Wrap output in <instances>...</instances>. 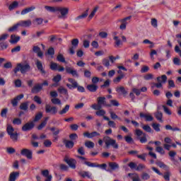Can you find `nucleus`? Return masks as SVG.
Masks as SVG:
<instances>
[{
	"instance_id": "obj_1",
	"label": "nucleus",
	"mask_w": 181,
	"mask_h": 181,
	"mask_svg": "<svg viewBox=\"0 0 181 181\" xmlns=\"http://www.w3.org/2000/svg\"><path fill=\"white\" fill-rule=\"evenodd\" d=\"M30 70V66L27 63H20L18 64L16 67L14 69V73L16 74L18 71H21L22 74H25V73H28Z\"/></svg>"
},
{
	"instance_id": "obj_2",
	"label": "nucleus",
	"mask_w": 181,
	"mask_h": 181,
	"mask_svg": "<svg viewBox=\"0 0 181 181\" xmlns=\"http://www.w3.org/2000/svg\"><path fill=\"white\" fill-rule=\"evenodd\" d=\"M7 134L9 135L11 139L14 142L18 141V132L11 124H7L6 127Z\"/></svg>"
},
{
	"instance_id": "obj_3",
	"label": "nucleus",
	"mask_w": 181,
	"mask_h": 181,
	"mask_svg": "<svg viewBox=\"0 0 181 181\" xmlns=\"http://www.w3.org/2000/svg\"><path fill=\"white\" fill-rule=\"evenodd\" d=\"M103 141L107 148L112 146V148H115V149H118V145L117 144V141L115 139H110V136H105L103 138Z\"/></svg>"
},
{
	"instance_id": "obj_4",
	"label": "nucleus",
	"mask_w": 181,
	"mask_h": 181,
	"mask_svg": "<svg viewBox=\"0 0 181 181\" xmlns=\"http://www.w3.org/2000/svg\"><path fill=\"white\" fill-rule=\"evenodd\" d=\"M135 134L141 144H146V142H148V139H146V134H145L141 129H136Z\"/></svg>"
},
{
	"instance_id": "obj_5",
	"label": "nucleus",
	"mask_w": 181,
	"mask_h": 181,
	"mask_svg": "<svg viewBox=\"0 0 181 181\" xmlns=\"http://www.w3.org/2000/svg\"><path fill=\"white\" fill-rule=\"evenodd\" d=\"M58 12L61 13L59 16V19H66L69 15V8L67 7H58Z\"/></svg>"
},
{
	"instance_id": "obj_6",
	"label": "nucleus",
	"mask_w": 181,
	"mask_h": 181,
	"mask_svg": "<svg viewBox=\"0 0 181 181\" xmlns=\"http://www.w3.org/2000/svg\"><path fill=\"white\" fill-rule=\"evenodd\" d=\"M64 162L69 165V168L71 169H76V165H77V161L74 158H70L69 156H65L64 159Z\"/></svg>"
},
{
	"instance_id": "obj_7",
	"label": "nucleus",
	"mask_w": 181,
	"mask_h": 181,
	"mask_svg": "<svg viewBox=\"0 0 181 181\" xmlns=\"http://www.w3.org/2000/svg\"><path fill=\"white\" fill-rule=\"evenodd\" d=\"M45 112H47V114H52V115H56V114H57V107L55 106H52L50 105H46Z\"/></svg>"
},
{
	"instance_id": "obj_8",
	"label": "nucleus",
	"mask_w": 181,
	"mask_h": 181,
	"mask_svg": "<svg viewBox=\"0 0 181 181\" xmlns=\"http://www.w3.org/2000/svg\"><path fill=\"white\" fill-rule=\"evenodd\" d=\"M113 40L115 42V47H122L123 45L122 40L119 37L117 36V33H115L113 35Z\"/></svg>"
},
{
	"instance_id": "obj_9",
	"label": "nucleus",
	"mask_w": 181,
	"mask_h": 181,
	"mask_svg": "<svg viewBox=\"0 0 181 181\" xmlns=\"http://www.w3.org/2000/svg\"><path fill=\"white\" fill-rule=\"evenodd\" d=\"M131 18V16H128L119 21V22H121L122 23L119 26L121 30H125V29H127V25H128V22H127V21H130Z\"/></svg>"
},
{
	"instance_id": "obj_10",
	"label": "nucleus",
	"mask_w": 181,
	"mask_h": 181,
	"mask_svg": "<svg viewBox=\"0 0 181 181\" xmlns=\"http://www.w3.org/2000/svg\"><path fill=\"white\" fill-rule=\"evenodd\" d=\"M21 155L23 156H25V158H27L28 159H32L33 153L32 152L31 150H29L28 148H23L21 151Z\"/></svg>"
},
{
	"instance_id": "obj_11",
	"label": "nucleus",
	"mask_w": 181,
	"mask_h": 181,
	"mask_svg": "<svg viewBox=\"0 0 181 181\" xmlns=\"http://www.w3.org/2000/svg\"><path fill=\"white\" fill-rule=\"evenodd\" d=\"M98 104L99 105V108H103V105L104 107H111V105L107 104L105 102V98L104 97L98 98Z\"/></svg>"
},
{
	"instance_id": "obj_12",
	"label": "nucleus",
	"mask_w": 181,
	"mask_h": 181,
	"mask_svg": "<svg viewBox=\"0 0 181 181\" xmlns=\"http://www.w3.org/2000/svg\"><path fill=\"white\" fill-rule=\"evenodd\" d=\"M9 37V34L5 33L0 36V46H1L2 49H6L8 47V45L4 44V42Z\"/></svg>"
},
{
	"instance_id": "obj_13",
	"label": "nucleus",
	"mask_w": 181,
	"mask_h": 181,
	"mask_svg": "<svg viewBox=\"0 0 181 181\" xmlns=\"http://www.w3.org/2000/svg\"><path fill=\"white\" fill-rule=\"evenodd\" d=\"M41 175L43 177H45V181H52V179H53V176H52L48 170H42Z\"/></svg>"
},
{
	"instance_id": "obj_14",
	"label": "nucleus",
	"mask_w": 181,
	"mask_h": 181,
	"mask_svg": "<svg viewBox=\"0 0 181 181\" xmlns=\"http://www.w3.org/2000/svg\"><path fill=\"white\" fill-rule=\"evenodd\" d=\"M105 114H107V112H105V110H103V109H99L98 111H96L95 115L98 117H103V119H105V121H110V117L105 116Z\"/></svg>"
},
{
	"instance_id": "obj_15",
	"label": "nucleus",
	"mask_w": 181,
	"mask_h": 181,
	"mask_svg": "<svg viewBox=\"0 0 181 181\" xmlns=\"http://www.w3.org/2000/svg\"><path fill=\"white\" fill-rule=\"evenodd\" d=\"M43 90V85L40 83L35 84L31 90V93L33 94H37V93H40Z\"/></svg>"
},
{
	"instance_id": "obj_16",
	"label": "nucleus",
	"mask_w": 181,
	"mask_h": 181,
	"mask_svg": "<svg viewBox=\"0 0 181 181\" xmlns=\"http://www.w3.org/2000/svg\"><path fill=\"white\" fill-rule=\"evenodd\" d=\"M18 25L21 28H30V26H32V21L30 20L20 21L18 22Z\"/></svg>"
},
{
	"instance_id": "obj_17",
	"label": "nucleus",
	"mask_w": 181,
	"mask_h": 181,
	"mask_svg": "<svg viewBox=\"0 0 181 181\" xmlns=\"http://www.w3.org/2000/svg\"><path fill=\"white\" fill-rule=\"evenodd\" d=\"M35 127V123L33 122H28L23 126L22 130L26 132V131H30Z\"/></svg>"
},
{
	"instance_id": "obj_18",
	"label": "nucleus",
	"mask_w": 181,
	"mask_h": 181,
	"mask_svg": "<svg viewBox=\"0 0 181 181\" xmlns=\"http://www.w3.org/2000/svg\"><path fill=\"white\" fill-rule=\"evenodd\" d=\"M66 71L69 74H71L74 77H78V73H77V71L73 69L72 67H66Z\"/></svg>"
},
{
	"instance_id": "obj_19",
	"label": "nucleus",
	"mask_w": 181,
	"mask_h": 181,
	"mask_svg": "<svg viewBox=\"0 0 181 181\" xmlns=\"http://www.w3.org/2000/svg\"><path fill=\"white\" fill-rule=\"evenodd\" d=\"M140 117L141 118H144L145 121L147 122H151V121H153V117H152V115H151L149 113H140Z\"/></svg>"
},
{
	"instance_id": "obj_20",
	"label": "nucleus",
	"mask_w": 181,
	"mask_h": 181,
	"mask_svg": "<svg viewBox=\"0 0 181 181\" xmlns=\"http://www.w3.org/2000/svg\"><path fill=\"white\" fill-rule=\"evenodd\" d=\"M36 66L37 69L40 71L42 74H46V71H45V69H43V64L40 61L37 60Z\"/></svg>"
},
{
	"instance_id": "obj_21",
	"label": "nucleus",
	"mask_w": 181,
	"mask_h": 181,
	"mask_svg": "<svg viewBox=\"0 0 181 181\" xmlns=\"http://www.w3.org/2000/svg\"><path fill=\"white\" fill-rule=\"evenodd\" d=\"M19 40H21V37L16 36L15 35H11V40H9V42H10V43H11V45H15L17 42H18Z\"/></svg>"
},
{
	"instance_id": "obj_22",
	"label": "nucleus",
	"mask_w": 181,
	"mask_h": 181,
	"mask_svg": "<svg viewBox=\"0 0 181 181\" xmlns=\"http://www.w3.org/2000/svg\"><path fill=\"white\" fill-rule=\"evenodd\" d=\"M19 177L18 172H13L10 174L8 181H16Z\"/></svg>"
},
{
	"instance_id": "obj_23",
	"label": "nucleus",
	"mask_w": 181,
	"mask_h": 181,
	"mask_svg": "<svg viewBox=\"0 0 181 181\" xmlns=\"http://www.w3.org/2000/svg\"><path fill=\"white\" fill-rule=\"evenodd\" d=\"M98 88V86L94 83L88 85L87 86V89L88 90V91H90L91 93H95Z\"/></svg>"
},
{
	"instance_id": "obj_24",
	"label": "nucleus",
	"mask_w": 181,
	"mask_h": 181,
	"mask_svg": "<svg viewBox=\"0 0 181 181\" xmlns=\"http://www.w3.org/2000/svg\"><path fill=\"white\" fill-rule=\"evenodd\" d=\"M128 176L131 177L132 181H141V178H139V175L136 173H129Z\"/></svg>"
},
{
	"instance_id": "obj_25",
	"label": "nucleus",
	"mask_w": 181,
	"mask_h": 181,
	"mask_svg": "<svg viewBox=\"0 0 181 181\" xmlns=\"http://www.w3.org/2000/svg\"><path fill=\"white\" fill-rule=\"evenodd\" d=\"M88 11L90 8H87L86 11H84L81 15L77 16L76 18V21H80V19H85L86 16H88Z\"/></svg>"
},
{
	"instance_id": "obj_26",
	"label": "nucleus",
	"mask_w": 181,
	"mask_h": 181,
	"mask_svg": "<svg viewBox=\"0 0 181 181\" xmlns=\"http://www.w3.org/2000/svg\"><path fill=\"white\" fill-rule=\"evenodd\" d=\"M35 9H36V8L33 6L30 7H28L21 11V15H26L27 13H29V12H32V11H35Z\"/></svg>"
},
{
	"instance_id": "obj_27",
	"label": "nucleus",
	"mask_w": 181,
	"mask_h": 181,
	"mask_svg": "<svg viewBox=\"0 0 181 181\" xmlns=\"http://www.w3.org/2000/svg\"><path fill=\"white\" fill-rule=\"evenodd\" d=\"M157 81L158 83H162L163 84H165L166 81H168V76L166 75H162L161 76L157 77Z\"/></svg>"
},
{
	"instance_id": "obj_28",
	"label": "nucleus",
	"mask_w": 181,
	"mask_h": 181,
	"mask_svg": "<svg viewBox=\"0 0 181 181\" xmlns=\"http://www.w3.org/2000/svg\"><path fill=\"white\" fill-rule=\"evenodd\" d=\"M45 8L46 9V11H47L48 12H52V13H54V12H58V9H59V7L58 6H46L45 7Z\"/></svg>"
},
{
	"instance_id": "obj_29",
	"label": "nucleus",
	"mask_w": 181,
	"mask_h": 181,
	"mask_svg": "<svg viewBox=\"0 0 181 181\" xmlns=\"http://www.w3.org/2000/svg\"><path fill=\"white\" fill-rule=\"evenodd\" d=\"M117 93H121L123 95H127L128 94V90H125L123 86H119L116 88Z\"/></svg>"
},
{
	"instance_id": "obj_30",
	"label": "nucleus",
	"mask_w": 181,
	"mask_h": 181,
	"mask_svg": "<svg viewBox=\"0 0 181 181\" xmlns=\"http://www.w3.org/2000/svg\"><path fill=\"white\" fill-rule=\"evenodd\" d=\"M80 175L82 177H88V179H93V174H91V173L88 171H83L82 173H80Z\"/></svg>"
},
{
	"instance_id": "obj_31",
	"label": "nucleus",
	"mask_w": 181,
	"mask_h": 181,
	"mask_svg": "<svg viewBox=\"0 0 181 181\" xmlns=\"http://www.w3.org/2000/svg\"><path fill=\"white\" fill-rule=\"evenodd\" d=\"M64 144H65L66 148H69V149H71V148L74 146V142L72 141L65 140Z\"/></svg>"
},
{
	"instance_id": "obj_32",
	"label": "nucleus",
	"mask_w": 181,
	"mask_h": 181,
	"mask_svg": "<svg viewBox=\"0 0 181 181\" xmlns=\"http://www.w3.org/2000/svg\"><path fill=\"white\" fill-rule=\"evenodd\" d=\"M70 110V105H66L62 110L59 112V115L66 114Z\"/></svg>"
},
{
	"instance_id": "obj_33",
	"label": "nucleus",
	"mask_w": 181,
	"mask_h": 181,
	"mask_svg": "<svg viewBox=\"0 0 181 181\" xmlns=\"http://www.w3.org/2000/svg\"><path fill=\"white\" fill-rule=\"evenodd\" d=\"M33 52L37 54L38 57H42V56H43V53L40 51V48L37 46H35L33 47Z\"/></svg>"
},
{
	"instance_id": "obj_34",
	"label": "nucleus",
	"mask_w": 181,
	"mask_h": 181,
	"mask_svg": "<svg viewBox=\"0 0 181 181\" xmlns=\"http://www.w3.org/2000/svg\"><path fill=\"white\" fill-rule=\"evenodd\" d=\"M155 117L156 119H158V121H159L160 122H163V120L162 119V118L163 117V115L162 114V112H156Z\"/></svg>"
},
{
	"instance_id": "obj_35",
	"label": "nucleus",
	"mask_w": 181,
	"mask_h": 181,
	"mask_svg": "<svg viewBox=\"0 0 181 181\" xmlns=\"http://www.w3.org/2000/svg\"><path fill=\"white\" fill-rule=\"evenodd\" d=\"M19 3L18 1H13L10 6H8L9 11H13L16 8H18Z\"/></svg>"
},
{
	"instance_id": "obj_36",
	"label": "nucleus",
	"mask_w": 181,
	"mask_h": 181,
	"mask_svg": "<svg viewBox=\"0 0 181 181\" xmlns=\"http://www.w3.org/2000/svg\"><path fill=\"white\" fill-rule=\"evenodd\" d=\"M124 77L125 75L124 74H121L119 76H118L113 80V82L117 84V83H119V81H121V80H122V78H124Z\"/></svg>"
},
{
	"instance_id": "obj_37",
	"label": "nucleus",
	"mask_w": 181,
	"mask_h": 181,
	"mask_svg": "<svg viewBox=\"0 0 181 181\" xmlns=\"http://www.w3.org/2000/svg\"><path fill=\"white\" fill-rule=\"evenodd\" d=\"M109 114L110 115V117L112 119H119L121 120V117H118V115H117V114H115V112H114L113 111H110Z\"/></svg>"
},
{
	"instance_id": "obj_38",
	"label": "nucleus",
	"mask_w": 181,
	"mask_h": 181,
	"mask_svg": "<svg viewBox=\"0 0 181 181\" xmlns=\"http://www.w3.org/2000/svg\"><path fill=\"white\" fill-rule=\"evenodd\" d=\"M28 107H29V102L23 103L20 105V108L21 110H23V111H26V110H28Z\"/></svg>"
},
{
	"instance_id": "obj_39",
	"label": "nucleus",
	"mask_w": 181,
	"mask_h": 181,
	"mask_svg": "<svg viewBox=\"0 0 181 181\" xmlns=\"http://www.w3.org/2000/svg\"><path fill=\"white\" fill-rule=\"evenodd\" d=\"M19 23H17L16 25H13L12 27L8 29V32H15L18 30V28H19Z\"/></svg>"
},
{
	"instance_id": "obj_40",
	"label": "nucleus",
	"mask_w": 181,
	"mask_h": 181,
	"mask_svg": "<svg viewBox=\"0 0 181 181\" xmlns=\"http://www.w3.org/2000/svg\"><path fill=\"white\" fill-rule=\"evenodd\" d=\"M153 129L156 130V132H160V124L157 123L152 124Z\"/></svg>"
},
{
	"instance_id": "obj_41",
	"label": "nucleus",
	"mask_w": 181,
	"mask_h": 181,
	"mask_svg": "<svg viewBox=\"0 0 181 181\" xmlns=\"http://www.w3.org/2000/svg\"><path fill=\"white\" fill-rule=\"evenodd\" d=\"M57 60L61 63H66V59H64V57L62 54H58L57 57Z\"/></svg>"
},
{
	"instance_id": "obj_42",
	"label": "nucleus",
	"mask_w": 181,
	"mask_h": 181,
	"mask_svg": "<svg viewBox=\"0 0 181 181\" xmlns=\"http://www.w3.org/2000/svg\"><path fill=\"white\" fill-rule=\"evenodd\" d=\"M51 102L52 103V104H54L55 105H62V100H60V99L59 98H52L51 100Z\"/></svg>"
},
{
	"instance_id": "obj_43",
	"label": "nucleus",
	"mask_w": 181,
	"mask_h": 181,
	"mask_svg": "<svg viewBox=\"0 0 181 181\" xmlns=\"http://www.w3.org/2000/svg\"><path fill=\"white\" fill-rule=\"evenodd\" d=\"M68 81L69 83H71V86H74V88H77V85L78 83H77V81H76V80H74V79H73L71 78H68Z\"/></svg>"
},
{
	"instance_id": "obj_44",
	"label": "nucleus",
	"mask_w": 181,
	"mask_h": 181,
	"mask_svg": "<svg viewBox=\"0 0 181 181\" xmlns=\"http://www.w3.org/2000/svg\"><path fill=\"white\" fill-rule=\"evenodd\" d=\"M109 166L112 170H115V169H118L119 168V165L117 163H110Z\"/></svg>"
},
{
	"instance_id": "obj_45",
	"label": "nucleus",
	"mask_w": 181,
	"mask_h": 181,
	"mask_svg": "<svg viewBox=\"0 0 181 181\" xmlns=\"http://www.w3.org/2000/svg\"><path fill=\"white\" fill-rule=\"evenodd\" d=\"M71 43L73 47H76V48L78 47V43H79L78 39L77 38L73 39L71 41Z\"/></svg>"
},
{
	"instance_id": "obj_46",
	"label": "nucleus",
	"mask_w": 181,
	"mask_h": 181,
	"mask_svg": "<svg viewBox=\"0 0 181 181\" xmlns=\"http://www.w3.org/2000/svg\"><path fill=\"white\" fill-rule=\"evenodd\" d=\"M98 11V7H95L93 11L89 15L88 19L90 20L93 19V18H94V15H95Z\"/></svg>"
},
{
	"instance_id": "obj_47",
	"label": "nucleus",
	"mask_w": 181,
	"mask_h": 181,
	"mask_svg": "<svg viewBox=\"0 0 181 181\" xmlns=\"http://www.w3.org/2000/svg\"><path fill=\"white\" fill-rule=\"evenodd\" d=\"M85 146H86V148H88L89 149H91L94 148L95 144L94 143H93V141H86Z\"/></svg>"
},
{
	"instance_id": "obj_48",
	"label": "nucleus",
	"mask_w": 181,
	"mask_h": 181,
	"mask_svg": "<svg viewBox=\"0 0 181 181\" xmlns=\"http://www.w3.org/2000/svg\"><path fill=\"white\" fill-rule=\"evenodd\" d=\"M83 165H86L89 168H97V165L95 163H93L88 161H83Z\"/></svg>"
},
{
	"instance_id": "obj_49",
	"label": "nucleus",
	"mask_w": 181,
	"mask_h": 181,
	"mask_svg": "<svg viewBox=\"0 0 181 181\" xmlns=\"http://www.w3.org/2000/svg\"><path fill=\"white\" fill-rule=\"evenodd\" d=\"M156 151L160 155H165V150L161 146H157L156 148Z\"/></svg>"
},
{
	"instance_id": "obj_50",
	"label": "nucleus",
	"mask_w": 181,
	"mask_h": 181,
	"mask_svg": "<svg viewBox=\"0 0 181 181\" xmlns=\"http://www.w3.org/2000/svg\"><path fill=\"white\" fill-rule=\"evenodd\" d=\"M141 128L144 131H146V132H152V128H151L149 125H143L141 126Z\"/></svg>"
},
{
	"instance_id": "obj_51",
	"label": "nucleus",
	"mask_w": 181,
	"mask_h": 181,
	"mask_svg": "<svg viewBox=\"0 0 181 181\" xmlns=\"http://www.w3.org/2000/svg\"><path fill=\"white\" fill-rule=\"evenodd\" d=\"M107 121H108L107 125L109 127H110L111 128H117V124H115V122L112 120H110V119Z\"/></svg>"
},
{
	"instance_id": "obj_52",
	"label": "nucleus",
	"mask_w": 181,
	"mask_h": 181,
	"mask_svg": "<svg viewBox=\"0 0 181 181\" xmlns=\"http://www.w3.org/2000/svg\"><path fill=\"white\" fill-rule=\"evenodd\" d=\"M60 80H62V75L58 74V75L54 76L52 81H54V83H59V81H60Z\"/></svg>"
},
{
	"instance_id": "obj_53",
	"label": "nucleus",
	"mask_w": 181,
	"mask_h": 181,
	"mask_svg": "<svg viewBox=\"0 0 181 181\" xmlns=\"http://www.w3.org/2000/svg\"><path fill=\"white\" fill-rule=\"evenodd\" d=\"M151 177V175H149V174L146 173H144L142 175H141V179L143 180H149Z\"/></svg>"
},
{
	"instance_id": "obj_54",
	"label": "nucleus",
	"mask_w": 181,
	"mask_h": 181,
	"mask_svg": "<svg viewBox=\"0 0 181 181\" xmlns=\"http://www.w3.org/2000/svg\"><path fill=\"white\" fill-rule=\"evenodd\" d=\"M6 114H8V108L3 109L1 112L2 118H6Z\"/></svg>"
},
{
	"instance_id": "obj_55",
	"label": "nucleus",
	"mask_w": 181,
	"mask_h": 181,
	"mask_svg": "<svg viewBox=\"0 0 181 181\" xmlns=\"http://www.w3.org/2000/svg\"><path fill=\"white\" fill-rule=\"evenodd\" d=\"M151 26L153 28H158V20L156 18L151 19Z\"/></svg>"
},
{
	"instance_id": "obj_56",
	"label": "nucleus",
	"mask_w": 181,
	"mask_h": 181,
	"mask_svg": "<svg viewBox=\"0 0 181 181\" xmlns=\"http://www.w3.org/2000/svg\"><path fill=\"white\" fill-rule=\"evenodd\" d=\"M77 152L78 153H79V155H86V151H84V147H80L79 148H78Z\"/></svg>"
},
{
	"instance_id": "obj_57",
	"label": "nucleus",
	"mask_w": 181,
	"mask_h": 181,
	"mask_svg": "<svg viewBox=\"0 0 181 181\" xmlns=\"http://www.w3.org/2000/svg\"><path fill=\"white\" fill-rule=\"evenodd\" d=\"M59 65L54 62H51L50 69L51 70H57Z\"/></svg>"
},
{
	"instance_id": "obj_58",
	"label": "nucleus",
	"mask_w": 181,
	"mask_h": 181,
	"mask_svg": "<svg viewBox=\"0 0 181 181\" xmlns=\"http://www.w3.org/2000/svg\"><path fill=\"white\" fill-rule=\"evenodd\" d=\"M163 177L165 180L170 181V173L167 172L163 175Z\"/></svg>"
},
{
	"instance_id": "obj_59",
	"label": "nucleus",
	"mask_w": 181,
	"mask_h": 181,
	"mask_svg": "<svg viewBox=\"0 0 181 181\" xmlns=\"http://www.w3.org/2000/svg\"><path fill=\"white\" fill-rule=\"evenodd\" d=\"M144 80H152L153 78V75L152 74H148L144 76Z\"/></svg>"
},
{
	"instance_id": "obj_60",
	"label": "nucleus",
	"mask_w": 181,
	"mask_h": 181,
	"mask_svg": "<svg viewBox=\"0 0 181 181\" xmlns=\"http://www.w3.org/2000/svg\"><path fill=\"white\" fill-rule=\"evenodd\" d=\"M76 49L77 48L76 47H69V54H71V55L74 54L76 53Z\"/></svg>"
},
{
	"instance_id": "obj_61",
	"label": "nucleus",
	"mask_w": 181,
	"mask_h": 181,
	"mask_svg": "<svg viewBox=\"0 0 181 181\" xmlns=\"http://www.w3.org/2000/svg\"><path fill=\"white\" fill-rule=\"evenodd\" d=\"M146 166L144 164H139V165L136 168V170L141 171L145 169Z\"/></svg>"
},
{
	"instance_id": "obj_62",
	"label": "nucleus",
	"mask_w": 181,
	"mask_h": 181,
	"mask_svg": "<svg viewBox=\"0 0 181 181\" xmlns=\"http://www.w3.org/2000/svg\"><path fill=\"white\" fill-rule=\"evenodd\" d=\"M58 91L61 93V94H67V90L63 87H60L58 89Z\"/></svg>"
},
{
	"instance_id": "obj_63",
	"label": "nucleus",
	"mask_w": 181,
	"mask_h": 181,
	"mask_svg": "<svg viewBox=\"0 0 181 181\" xmlns=\"http://www.w3.org/2000/svg\"><path fill=\"white\" fill-rule=\"evenodd\" d=\"M147 71H149V66H144L141 67V73H147Z\"/></svg>"
},
{
	"instance_id": "obj_64",
	"label": "nucleus",
	"mask_w": 181,
	"mask_h": 181,
	"mask_svg": "<svg viewBox=\"0 0 181 181\" xmlns=\"http://www.w3.org/2000/svg\"><path fill=\"white\" fill-rule=\"evenodd\" d=\"M34 22H35L36 25H42L43 23V20L42 18H35Z\"/></svg>"
}]
</instances>
